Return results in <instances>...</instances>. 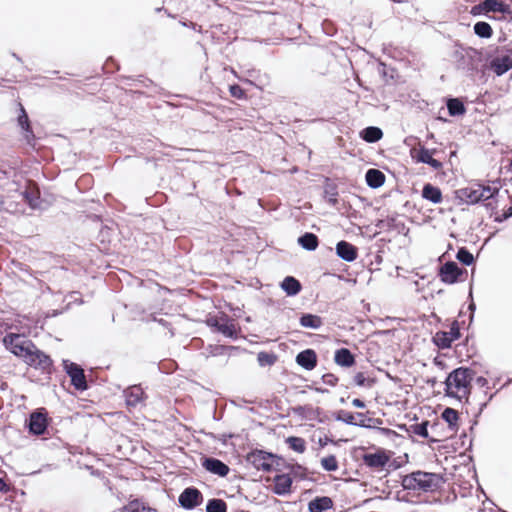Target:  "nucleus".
<instances>
[{
    "mask_svg": "<svg viewBox=\"0 0 512 512\" xmlns=\"http://www.w3.org/2000/svg\"><path fill=\"white\" fill-rule=\"evenodd\" d=\"M206 91H199L198 96H194V121L204 117L205 129H214L218 126L219 106L216 104L217 93L211 83L206 84Z\"/></svg>",
    "mask_w": 512,
    "mask_h": 512,
    "instance_id": "obj_1",
    "label": "nucleus"
},
{
    "mask_svg": "<svg viewBox=\"0 0 512 512\" xmlns=\"http://www.w3.org/2000/svg\"><path fill=\"white\" fill-rule=\"evenodd\" d=\"M454 46L456 49L451 56L455 61L457 69L466 71L469 76L486 71L487 54L484 55L483 50L465 47L459 41H456Z\"/></svg>",
    "mask_w": 512,
    "mask_h": 512,
    "instance_id": "obj_2",
    "label": "nucleus"
},
{
    "mask_svg": "<svg viewBox=\"0 0 512 512\" xmlns=\"http://www.w3.org/2000/svg\"><path fill=\"white\" fill-rule=\"evenodd\" d=\"M400 484L403 490L422 491L425 493L436 492L445 483V478L440 473L415 470L409 474H399Z\"/></svg>",
    "mask_w": 512,
    "mask_h": 512,
    "instance_id": "obj_3",
    "label": "nucleus"
},
{
    "mask_svg": "<svg viewBox=\"0 0 512 512\" xmlns=\"http://www.w3.org/2000/svg\"><path fill=\"white\" fill-rule=\"evenodd\" d=\"M477 365V362L473 361L471 366H459L450 371L443 384H444V396L452 399H459V393L462 388H472V383L476 375V371L472 366Z\"/></svg>",
    "mask_w": 512,
    "mask_h": 512,
    "instance_id": "obj_4",
    "label": "nucleus"
},
{
    "mask_svg": "<svg viewBox=\"0 0 512 512\" xmlns=\"http://www.w3.org/2000/svg\"><path fill=\"white\" fill-rule=\"evenodd\" d=\"M473 16L484 15L491 20L503 21L509 16L508 23L512 21V7L504 0H481L471 7Z\"/></svg>",
    "mask_w": 512,
    "mask_h": 512,
    "instance_id": "obj_5",
    "label": "nucleus"
},
{
    "mask_svg": "<svg viewBox=\"0 0 512 512\" xmlns=\"http://www.w3.org/2000/svg\"><path fill=\"white\" fill-rule=\"evenodd\" d=\"M487 198L498 196V191L493 188H484V183L480 180L476 181L473 186L460 188L454 191L455 199L458 204L476 205Z\"/></svg>",
    "mask_w": 512,
    "mask_h": 512,
    "instance_id": "obj_6",
    "label": "nucleus"
},
{
    "mask_svg": "<svg viewBox=\"0 0 512 512\" xmlns=\"http://www.w3.org/2000/svg\"><path fill=\"white\" fill-rule=\"evenodd\" d=\"M274 458H278L277 453L268 451L263 447L251 448L244 457L248 465H251L257 471L265 473H270L275 470V465L273 464Z\"/></svg>",
    "mask_w": 512,
    "mask_h": 512,
    "instance_id": "obj_7",
    "label": "nucleus"
},
{
    "mask_svg": "<svg viewBox=\"0 0 512 512\" xmlns=\"http://www.w3.org/2000/svg\"><path fill=\"white\" fill-rule=\"evenodd\" d=\"M467 275V269L461 268L453 260L446 261L443 265L439 266L437 272L440 281L448 285L464 282Z\"/></svg>",
    "mask_w": 512,
    "mask_h": 512,
    "instance_id": "obj_8",
    "label": "nucleus"
},
{
    "mask_svg": "<svg viewBox=\"0 0 512 512\" xmlns=\"http://www.w3.org/2000/svg\"><path fill=\"white\" fill-rule=\"evenodd\" d=\"M462 325H464V321L460 323L458 320H454L449 331L439 330L432 336V343L442 350L451 348L452 344L461 338Z\"/></svg>",
    "mask_w": 512,
    "mask_h": 512,
    "instance_id": "obj_9",
    "label": "nucleus"
},
{
    "mask_svg": "<svg viewBox=\"0 0 512 512\" xmlns=\"http://www.w3.org/2000/svg\"><path fill=\"white\" fill-rule=\"evenodd\" d=\"M291 412L299 416L301 420H316L321 424H326L330 421V416L324 409L320 407L313 408L309 404L290 407L287 415Z\"/></svg>",
    "mask_w": 512,
    "mask_h": 512,
    "instance_id": "obj_10",
    "label": "nucleus"
},
{
    "mask_svg": "<svg viewBox=\"0 0 512 512\" xmlns=\"http://www.w3.org/2000/svg\"><path fill=\"white\" fill-rule=\"evenodd\" d=\"M374 453H364L361 456L363 464L371 470L380 471L387 467L389 458L392 457L394 452L386 450L384 448H376Z\"/></svg>",
    "mask_w": 512,
    "mask_h": 512,
    "instance_id": "obj_11",
    "label": "nucleus"
},
{
    "mask_svg": "<svg viewBox=\"0 0 512 512\" xmlns=\"http://www.w3.org/2000/svg\"><path fill=\"white\" fill-rule=\"evenodd\" d=\"M3 344L15 356L23 359L33 343L20 334L9 333L4 336Z\"/></svg>",
    "mask_w": 512,
    "mask_h": 512,
    "instance_id": "obj_12",
    "label": "nucleus"
},
{
    "mask_svg": "<svg viewBox=\"0 0 512 512\" xmlns=\"http://www.w3.org/2000/svg\"><path fill=\"white\" fill-rule=\"evenodd\" d=\"M486 62L487 68L496 76H502L512 70V58L507 53L496 57H493L491 53H487Z\"/></svg>",
    "mask_w": 512,
    "mask_h": 512,
    "instance_id": "obj_13",
    "label": "nucleus"
},
{
    "mask_svg": "<svg viewBox=\"0 0 512 512\" xmlns=\"http://www.w3.org/2000/svg\"><path fill=\"white\" fill-rule=\"evenodd\" d=\"M63 366L71 378L72 385L80 391L87 389L86 377L84 374V370L76 363L70 362L68 360L63 361Z\"/></svg>",
    "mask_w": 512,
    "mask_h": 512,
    "instance_id": "obj_14",
    "label": "nucleus"
},
{
    "mask_svg": "<svg viewBox=\"0 0 512 512\" xmlns=\"http://www.w3.org/2000/svg\"><path fill=\"white\" fill-rule=\"evenodd\" d=\"M23 360L28 365L42 370H47L52 365L50 357L39 350L34 344H32L31 349L28 350Z\"/></svg>",
    "mask_w": 512,
    "mask_h": 512,
    "instance_id": "obj_15",
    "label": "nucleus"
},
{
    "mask_svg": "<svg viewBox=\"0 0 512 512\" xmlns=\"http://www.w3.org/2000/svg\"><path fill=\"white\" fill-rule=\"evenodd\" d=\"M201 465L207 472L218 477H226L230 472V467L225 462L203 454L201 456Z\"/></svg>",
    "mask_w": 512,
    "mask_h": 512,
    "instance_id": "obj_16",
    "label": "nucleus"
},
{
    "mask_svg": "<svg viewBox=\"0 0 512 512\" xmlns=\"http://www.w3.org/2000/svg\"><path fill=\"white\" fill-rule=\"evenodd\" d=\"M293 477L288 473H277L273 477L271 492L277 496H288L292 493Z\"/></svg>",
    "mask_w": 512,
    "mask_h": 512,
    "instance_id": "obj_17",
    "label": "nucleus"
},
{
    "mask_svg": "<svg viewBox=\"0 0 512 512\" xmlns=\"http://www.w3.org/2000/svg\"><path fill=\"white\" fill-rule=\"evenodd\" d=\"M335 254L342 261L352 263L358 258L359 249L347 240H340L335 245Z\"/></svg>",
    "mask_w": 512,
    "mask_h": 512,
    "instance_id": "obj_18",
    "label": "nucleus"
},
{
    "mask_svg": "<svg viewBox=\"0 0 512 512\" xmlns=\"http://www.w3.org/2000/svg\"><path fill=\"white\" fill-rule=\"evenodd\" d=\"M317 361V353L312 348L300 351L295 357L296 364L306 371L313 370L317 366Z\"/></svg>",
    "mask_w": 512,
    "mask_h": 512,
    "instance_id": "obj_19",
    "label": "nucleus"
},
{
    "mask_svg": "<svg viewBox=\"0 0 512 512\" xmlns=\"http://www.w3.org/2000/svg\"><path fill=\"white\" fill-rule=\"evenodd\" d=\"M194 210H196V217L202 224H210L214 220V212L217 210V206L214 202L202 200L199 201V205L194 204Z\"/></svg>",
    "mask_w": 512,
    "mask_h": 512,
    "instance_id": "obj_20",
    "label": "nucleus"
},
{
    "mask_svg": "<svg viewBox=\"0 0 512 512\" xmlns=\"http://www.w3.org/2000/svg\"><path fill=\"white\" fill-rule=\"evenodd\" d=\"M444 102L450 117H462L467 112L465 102L460 97L449 95L444 98Z\"/></svg>",
    "mask_w": 512,
    "mask_h": 512,
    "instance_id": "obj_21",
    "label": "nucleus"
},
{
    "mask_svg": "<svg viewBox=\"0 0 512 512\" xmlns=\"http://www.w3.org/2000/svg\"><path fill=\"white\" fill-rule=\"evenodd\" d=\"M46 415L41 412H33L28 421L29 431L34 435H42L47 428Z\"/></svg>",
    "mask_w": 512,
    "mask_h": 512,
    "instance_id": "obj_22",
    "label": "nucleus"
},
{
    "mask_svg": "<svg viewBox=\"0 0 512 512\" xmlns=\"http://www.w3.org/2000/svg\"><path fill=\"white\" fill-rule=\"evenodd\" d=\"M334 362L342 368H350L356 364V357L350 349L341 347L334 352Z\"/></svg>",
    "mask_w": 512,
    "mask_h": 512,
    "instance_id": "obj_23",
    "label": "nucleus"
},
{
    "mask_svg": "<svg viewBox=\"0 0 512 512\" xmlns=\"http://www.w3.org/2000/svg\"><path fill=\"white\" fill-rule=\"evenodd\" d=\"M279 287L287 297H295L302 291L301 282L294 276H285L279 283Z\"/></svg>",
    "mask_w": 512,
    "mask_h": 512,
    "instance_id": "obj_24",
    "label": "nucleus"
},
{
    "mask_svg": "<svg viewBox=\"0 0 512 512\" xmlns=\"http://www.w3.org/2000/svg\"><path fill=\"white\" fill-rule=\"evenodd\" d=\"M128 407L136 408L144 403V391L139 385H133L124 391Z\"/></svg>",
    "mask_w": 512,
    "mask_h": 512,
    "instance_id": "obj_25",
    "label": "nucleus"
},
{
    "mask_svg": "<svg viewBox=\"0 0 512 512\" xmlns=\"http://www.w3.org/2000/svg\"><path fill=\"white\" fill-rule=\"evenodd\" d=\"M421 196L424 200L432 204H440L443 201V194L441 189L429 182L423 184Z\"/></svg>",
    "mask_w": 512,
    "mask_h": 512,
    "instance_id": "obj_26",
    "label": "nucleus"
},
{
    "mask_svg": "<svg viewBox=\"0 0 512 512\" xmlns=\"http://www.w3.org/2000/svg\"><path fill=\"white\" fill-rule=\"evenodd\" d=\"M332 417L334 418L335 421L342 422L349 426L358 427L357 418L366 417V414H359V412H350L344 409H339L332 413Z\"/></svg>",
    "mask_w": 512,
    "mask_h": 512,
    "instance_id": "obj_27",
    "label": "nucleus"
},
{
    "mask_svg": "<svg viewBox=\"0 0 512 512\" xmlns=\"http://www.w3.org/2000/svg\"><path fill=\"white\" fill-rule=\"evenodd\" d=\"M334 502L329 496H316L308 502V512H325L332 509Z\"/></svg>",
    "mask_w": 512,
    "mask_h": 512,
    "instance_id": "obj_28",
    "label": "nucleus"
},
{
    "mask_svg": "<svg viewBox=\"0 0 512 512\" xmlns=\"http://www.w3.org/2000/svg\"><path fill=\"white\" fill-rule=\"evenodd\" d=\"M338 185L332 181L329 177L324 178L323 184V198L331 205L336 206L338 204Z\"/></svg>",
    "mask_w": 512,
    "mask_h": 512,
    "instance_id": "obj_29",
    "label": "nucleus"
},
{
    "mask_svg": "<svg viewBox=\"0 0 512 512\" xmlns=\"http://www.w3.org/2000/svg\"><path fill=\"white\" fill-rule=\"evenodd\" d=\"M217 333L232 340H237L239 338V333L235 328L233 320L225 313H222V322L218 327Z\"/></svg>",
    "mask_w": 512,
    "mask_h": 512,
    "instance_id": "obj_30",
    "label": "nucleus"
},
{
    "mask_svg": "<svg viewBox=\"0 0 512 512\" xmlns=\"http://www.w3.org/2000/svg\"><path fill=\"white\" fill-rule=\"evenodd\" d=\"M385 174L376 168H369L365 173L366 185L371 189H378L385 183Z\"/></svg>",
    "mask_w": 512,
    "mask_h": 512,
    "instance_id": "obj_31",
    "label": "nucleus"
},
{
    "mask_svg": "<svg viewBox=\"0 0 512 512\" xmlns=\"http://www.w3.org/2000/svg\"><path fill=\"white\" fill-rule=\"evenodd\" d=\"M297 244L305 251L314 252L319 246V238L313 232H304L297 238Z\"/></svg>",
    "mask_w": 512,
    "mask_h": 512,
    "instance_id": "obj_32",
    "label": "nucleus"
},
{
    "mask_svg": "<svg viewBox=\"0 0 512 512\" xmlns=\"http://www.w3.org/2000/svg\"><path fill=\"white\" fill-rule=\"evenodd\" d=\"M383 135V130L378 126H367L359 132L360 139L369 144L379 142Z\"/></svg>",
    "mask_w": 512,
    "mask_h": 512,
    "instance_id": "obj_33",
    "label": "nucleus"
},
{
    "mask_svg": "<svg viewBox=\"0 0 512 512\" xmlns=\"http://www.w3.org/2000/svg\"><path fill=\"white\" fill-rule=\"evenodd\" d=\"M299 324L303 328L317 330L323 326V318L313 313H301L299 316Z\"/></svg>",
    "mask_w": 512,
    "mask_h": 512,
    "instance_id": "obj_34",
    "label": "nucleus"
},
{
    "mask_svg": "<svg viewBox=\"0 0 512 512\" xmlns=\"http://www.w3.org/2000/svg\"><path fill=\"white\" fill-rule=\"evenodd\" d=\"M441 419L446 422L450 431L457 432L459 430L460 414L451 407H446L441 413Z\"/></svg>",
    "mask_w": 512,
    "mask_h": 512,
    "instance_id": "obj_35",
    "label": "nucleus"
},
{
    "mask_svg": "<svg viewBox=\"0 0 512 512\" xmlns=\"http://www.w3.org/2000/svg\"><path fill=\"white\" fill-rule=\"evenodd\" d=\"M23 198L32 209H38L41 206L40 192L35 185H29L22 193Z\"/></svg>",
    "mask_w": 512,
    "mask_h": 512,
    "instance_id": "obj_36",
    "label": "nucleus"
},
{
    "mask_svg": "<svg viewBox=\"0 0 512 512\" xmlns=\"http://www.w3.org/2000/svg\"><path fill=\"white\" fill-rule=\"evenodd\" d=\"M359 414H366V417L358 418L357 424L359 428L376 430L379 425L383 424V420L381 418L370 417V414H373L371 411L359 412Z\"/></svg>",
    "mask_w": 512,
    "mask_h": 512,
    "instance_id": "obj_37",
    "label": "nucleus"
},
{
    "mask_svg": "<svg viewBox=\"0 0 512 512\" xmlns=\"http://www.w3.org/2000/svg\"><path fill=\"white\" fill-rule=\"evenodd\" d=\"M399 214L394 212L392 215H388V231H397L398 234L407 236L410 232L409 227L404 222L398 221L397 217Z\"/></svg>",
    "mask_w": 512,
    "mask_h": 512,
    "instance_id": "obj_38",
    "label": "nucleus"
},
{
    "mask_svg": "<svg viewBox=\"0 0 512 512\" xmlns=\"http://www.w3.org/2000/svg\"><path fill=\"white\" fill-rule=\"evenodd\" d=\"M474 34L481 39H490L493 36L492 26L486 21H478L473 26Z\"/></svg>",
    "mask_w": 512,
    "mask_h": 512,
    "instance_id": "obj_39",
    "label": "nucleus"
},
{
    "mask_svg": "<svg viewBox=\"0 0 512 512\" xmlns=\"http://www.w3.org/2000/svg\"><path fill=\"white\" fill-rule=\"evenodd\" d=\"M278 360V355L273 351H260L257 354V362L260 367L273 366Z\"/></svg>",
    "mask_w": 512,
    "mask_h": 512,
    "instance_id": "obj_40",
    "label": "nucleus"
},
{
    "mask_svg": "<svg viewBox=\"0 0 512 512\" xmlns=\"http://www.w3.org/2000/svg\"><path fill=\"white\" fill-rule=\"evenodd\" d=\"M285 443L288 448L292 451L302 454L306 451V441L304 438L299 436H288L285 439Z\"/></svg>",
    "mask_w": 512,
    "mask_h": 512,
    "instance_id": "obj_41",
    "label": "nucleus"
},
{
    "mask_svg": "<svg viewBox=\"0 0 512 512\" xmlns=\"http://www.w3.org/2000/svg\"><path fill=\"white\" fill-rule=\"evenodd\" d=\"M455 257L464 266H472L476 262L474 255L465 246L458 247Z\"/></svg>",
    "mask_w": 512,
    "mask_h": 512,
    "instance_id": "obj_42",
    "label": "nucleus"
},
{
    "mask_svg": "<svg viewBox=\"0 0 512 512\" xmlns=\"http://www.w3.org/2000/svg\"><path fill=\"white\" fill-rule=\"evenodd\" d=\"M292 466V470H289L288 474H291V476L293 477V481L294 480H299V481H304V480H308V481H314L312 478H308L307 477V473H308V468L298 462L294 463V464H291Z\"/></svg>",
    "mask_w": 512,
    "mask_h": 512,
    "instance_id": "obj_43",
    "label": "nucleus"
},
{
    "mask_svg": "<svg viewBox=\"0 0 512 512\" xmlns=\"http://www.w3.org/2000/svg\"><path fill=\"white\" fill-rule=\"evenodd\" d=\"M430 425L429 420H422L420 423L409 425V433H413L421 438H429L428 427Z\"/></svg>",
    "mask_w": 512,
    "mask_h": 512,
    "instance_id": "obj_44",
    "label": "nucleus"
},
{
    "mask_svg": "<svg viewBox=\"0 0 512 512\" xmlns=\"http://www.w3.org/2000/svg\"><path fill=\"white\" fill-rule=\"evenodd\" d=\"M228 505L221 498H211L206 503V512H227Z\"/></svg>",
    "mask_w": 512,
    "mask_h": 512,
    "instance_id": "obj_45",
    "label": "nucleus"
},
{
    "mask_svg": "<svg viewBox=\"0 0 512 512\" xmlns=\"http://www.w3.org/2000/svg\"><path fill=\"white\" fill-rule=\"evenodd\" d=\"M320 464L322 469L327 472H335L339 468L338 460L334 454L322 457L320 460Z\"/></svg>",
    "mask_w": 512,
    "mask_h": 512,
    "instance_id": "obj_46",
    "label": "nucleus"
},
{
    "mask_svg": "<svg viewBox=\"0 0 512 512\" xmlns=\"http://www.w3.org/2000/svg\"><path fill=\"white\" fill-rule=\"evenodd\" d=\"M467 300H468L467 310L469 312V324H468L467 329H469L470 326L474 322V316H475V311H476V304L473 299V280H471L469 283Z\"/></svg>",
    "mask_w": 512,
    "mask_h": 512,
    "instance_id": "obj_47",
    "label": "nucleus"
},
{
    "mask_svg": "<svg viewBox=\"0 0 512 512\" xmlns=\"http://www.w3.org/2000/svg\"><path fill=\"white\" fill-rule=\"evenodd\" d=\"M121 512H158L155 509L150 507H146L138 500H134L129 502L126 506H124Z\"/></svg>",
    "mask_w": 512,
    "mask_h": 512,
    "instance_id": "obj_48",
    "label": "nucleus"
},
{
    "mask_svg": "<svg viewBox=\"0 0 512 512\" xmlns=\"http://www.w3.org/2000/svg\"><path fill=\"white\" fill-rule=\"evenodd\" d=\"M412 160L416 163L426 164L432 158L430 155L429 148L425 146H420L417 153H411Z\"/></svg>",
    "mask_w": 512,
    "mask_h": 512,
    "instance_id": "obj_49",
    "label": "nucleus"
},
{
    "mask_svg": "<svg viewBox=\"0 0 512 512\" xmlns=\"http://www.w3.org/2000/svg\"><path fill=\"white\" fill-rule=\"evenodd\" d=\"M353 383H354V385H356L358 387L371 388L375 385L376 379L375 378H367V377H365L363 372H357L353 377Z\"/></svg>",
    "mask_w": 512,
    "mask_h": 512,
    "instance_id": "obj_50",
    "label": "nucleus"
},
{
    "mask_svg": "<svg viewBox=\"0 0 512 512\" xmlns=\"http://www.w3.org/2000/svg\"><path fill=\"white\" fill-rule=\"evenodd\" d=\"M179 504L185 509H192V487H187L179 496Z\"/></svg>",
    "mask_w": 512,
    "mask_h": 512,
    "instance_id": "obj_51",
    "label": "nucleus"
},
{
    "mask_svg": "<svg viewBox=\"0 0 512 512\" xmlns=\"http://www.w3.org/2000/svg\"><path fill=\"white\" fill-rule=\"evenodd\" d=\"M228 89H229V93L232 97H234L238 100L247 99L246 90L239 84H237V83L229 84Z\"/></svg>",
    "mask_w": 512,
    "mask_h": 512,
    "instance_id": "obj_52",
    "label": "nucleus"
},
{
    "mask_svg": "<svg viewBox=\"0 0 512 512\" xmlns=\"http://www.w3.org/2000/svg\"><path fill=\"white\" fill-rule=\"evenodd\" d=\"M364 265L373 266L376 264L377 266L383 262L382 251L378 250L376 253H368L366 257L362 260Z\"/></svg>",
    "mask_w": 512,
    "mask_h": 512,
    "instance_id": "obj_53",
    "label": "nucleus"
},
{
    "mask_svg": "<svg viewBox=\"0 0 512 512\" xmlns=\"http://www.w3.org/2000/svg\"><path fill=\"white\" fill-rule=\"evenodd\" d=\"M481 203L488 211L490 217H493L497 213L498 196H495L494 198H487V194H486L485 200Z\"/></svg>",
    "mask_w": 512,
    "mask_h": 512,
    "instance_id": "obj_54",
    "label": "nucleus"
},
{
    "mask_svg": "<svg viewBox=\"0 0 512 512\" xmlns=\"http://www.w3.org/2000/svg\"><path fill=\"white\" fill-rule=\"evenodd\" d=\"M206 358L209 356H219L223 355L227 352L226 345H220V344H209L206 349Z\"/></svg>",
    "mask_w": 512,
    "mask_h": 512,
    "instance_id": "obj_55",
    "label": "nucleus"
},
{
    "mask_svg": "<svg viewBox=\"0 0 512 512\" xmlns=\"http://www.w3.org/2000/svg\"><path fill=\"white\" fill-rule=\"evenodd\" d=\"M277 457L278 458L273 459V464L275 465L274 471H280L282 469H287V470L293 469L291 466V463L287 462L282 455L277 454Z\"/></svg>",
    "mask_w": 512,
    "mask_h": 512,
    "instance_id": "obj_56",
    "label": "nucleus"
},
{
    "mask_svg": "<svg viewBox=\"0 0 512 512\" xmlns=\"http://www.w3.org/2000/svg\"><path fill=\"white\" fill-rule=\"evenodd\" d=\"M212 438H214L215 440H218L219 442H221L222 445L224 446H227L228 445V441L230 439H233L235 437H238L237 434L235 433H232V432H229V433H222V434H214V433H210L209 434Z\"/></svg>",
    "mask_w": 512,
    "mask_h": 512,
    "instance_id": "obj_57",
    "label": "nucleus"
},
{
    "mask_svg": "<svg viewBox=\"0 0 512 512\" xmlns=\"http://www.w3.org/2000/svg\"><path fill=\"white\" fill-rule=\"evenodd\" d=\"M394 73H395V69L394 68H390V67H388L386 64H384L382 62L379 64V74L386 81H388V79H393L394 78Z\"/></svg>",
    "mask_w": 512,
    "mask_h": 512,
    "instance_id": "obj_58",
    "label": "nucleus"
},
{
    "mask_svg": "<svg viewBox=\"0 0 512 512\" xmlns=\"http://www.w3.org/2000/svg\"><path fill=\"white\" fill-rule=\"evenodd\" d=\"M206 324L208 327L212 329V331L216 332L218 331V327L222 322V313H220V316H208L206 318Z\"/></svg>",
    "mask_w": 512,
    "mask_h": 512,
    "instance_id": "obj_59",
    "label": "nucleus"
},
{
    "mask_svg": "<svg viewBox=\"0 0 512 512\" xmlns=\"http://www.w3.org/2000/svg\"><path fill=\"white\" fill-rule=\"evenodd\" d=\"M404 457L406 458V461H402L399 458H396L393 460H391V458H389V463L387 464L386 468H388L389 471H391V470L395 471V470L402 468L405 465V463L408 461V454L405 453Z\"/></svg>",
    "mask_w": 512,
    "mask_h": 512,
    "instance_id": "obj_60",
    "label": "nucleus"
},
{
    "mask_svg": "<svg viewBox=\"0 0 512 512\" xmlns=\"http://www.w3.org/2000/svg\"><path fill=\"white\" fill-rule=\"evenodd\" d=\"M375 431L390 438L392 441H394L396 438H402V435L398 434L396 431L390 428L381 427V425H379Z\"/></svg>",
    "mask_w": 512,
    "mask_h": 512,
    "instance_id": "obj_61",
    "label": "nucleus"
},
{
    "mask_svg": "<svg viewBox=\"0 0 512 512\" xmlns=\"http://www.w3.org/2000/svg\"><path fill=\"white\" fill-rule=\"evenodd\" d=\"M18 123L27 133L32 134V131L30 130L29 119L23 107H21V114L18 117Z\"/></svg>",
    "mask_w": 512,
    "mask_h": 512,
    "instance_id": "obj_62",
    "label": "nucleus"
},
{
    "mask_svg": "<svg viewBox=\"0 0 512 512\" xmlns=\"http://www.w3.org/2000/svg\"><path fill=\"white\" fill-rule=\"evenodd\" d=\"M321 381L328 386L335 387L339 381V378L335 374L328 372L322 375Z\"/></svg>",
    "mask_w": 512,
    "mask_h": 512,
    "instance_id": "obj_63",
    "label": "nucleus"
},
{
    "mask_svg": "<svg viewBox=\"0 0 512 512\" xmlns=\"http://www.w3.org/2000/svg\"><path fill=\"white\" fill-rule=\"evenodd\" d=\"M347 439H339L337 441L333 440L332 438L328 437L327 435H324L323 437H320L318 439V445L320 448H324L328 444L337 445L339 442H346Z\"/></svg>",
    "mask_w": 512,
    "mask_h": 512,
    "instance_id": "obj_64",
    "label": "nucleus"
}]
</instances>
